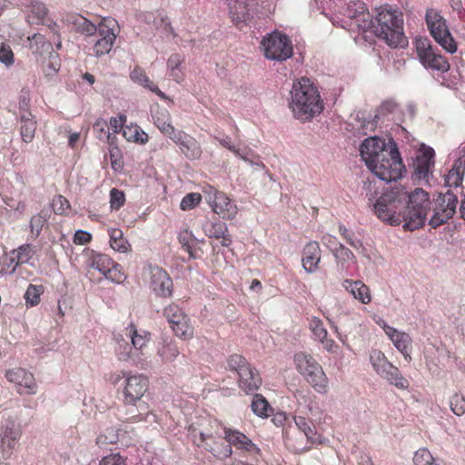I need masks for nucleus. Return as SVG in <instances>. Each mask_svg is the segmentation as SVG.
<instances>
[{"mask_svg": "<svg viewBox=\"0 0 465 465\" xmlns=\"http://www.w3.org/2000/svg\"><path fill=\"white\" fill-rule=\"evenodd\" d=\"M450 408L457 416H462L465 413V396L455 392L450 399Z\"/></svg>", "mask_w": 465, "mask_h": 465, "instance_id": "8fccbe9b", "label": "nucleus"}, {"mask_svg": "<svg viewBox=\"0 0 465 465\" xmlns=\"http://www.w3.org/2000/svg\"><path fill=\"white\" fill-rule=\"evenodd\" d=\"M207 193V201L215 213L222 215L223 219H232L235 216L237 208L225 193L213 187H210Z\"/></svg>", "mask_w": 465, "mask_h": 465, "instance_id": "a211bd4d", "label": "nucleus"}, {"mask_svg": "<svg viewBox=\"0 0 465 465\" xmlns=\"http://www.w3.org/2000/svg\"><path fill=\"white\" fill-rule=\"evenodd\" d=\"M114 263V261L106 254L94 253L88 261V267L97 270L104 275Z\"/></svg>", "mask_w": 465, "mask_h": 465, "instance_id": "e433bc0d", "label": "nucleus"}, {"mask_svg": "<svg viewBox=\"0 0 465 465\" xmlns=\"http://www.w3.org/2000/svg\"><path fill=\"white\" fill-rule=\"evenodd\" d=\"M117 27V22L110 17L104 18L98 24V30L94 35L97 39L94 44L96 56L104 55L112 50L118 34Z\"/></svg>", "mask_w": 465, "mask_h": 465, "instance_id": "f8f14e48", "label": "nucleus"}, {"mask_svg": "<svg viewBox=\"0 0 465 465\" xmlns=\"http://www.w3.org/2000/svg\"><path fill=\"white\" fill-rule=\"evenodd\" d=\"M339 232L351 247L358 249L362 245L361 242L354 239L353 233L349 232V230L342 224H340Z\"/></svg>", "mask_w": 465, "mask_h": 465, "instance_id": "0e129e2a", "label": "nucleus"}, {"mask_svg": "<svg viewBox=\"0 0 465 465\" xmlns=\"http://www.w3.org/2000/svg\"><path fill=\"white\" fill-rule=\"evenodd\" d=\"M153 123L156 125V127L166 136H168L170 139L177 132V129H175L171 124V117L167 110L162 109L157 110L153 114Z\"/></svg>", "mask_w": 465, "mask_h": 465, "instance_id": "c756f323", "label": "nucleus"}, {"mask_svg": "<svg viewBox=\"0 0 465 465\" xmlns=\"http://www.w3.org/2000/svg\"><path fill=\"white\" fill-rule=\"evenodd\" d=\"M228 366L231 371H236L242 377V382L245 385L244 376L250 374L251 364L240 354H232L228 359Z\"/></svg>", "mask_w": 465, "mask_h": 465, "instance_id": "2f4dec72", "label": "nucleus"}, {"mask_svg": "<svg viewBox=\"0 0 465 465\" xmlns=\"http://www.w3.org/2000/svg\"><path fill=\"white\" fill-rule=\"evenodd\" d=\"M70 203L62 195L55 196L52 202V208L56 214H64L69 209Z\"/></svg>", "mask_w": 465, "mask_h": 465, "instance_id": "bf43d9fd", "label": "nucleus"}, {"mask_svg": "<svg viewBox=\"0 0 465 465\" xmlns=\"http://www.w3.org/2000/svg\"><path fill=\"white\" fill-rule=\"evenodd\" d=\"M294 363L299 373L318 392L324 393L328 388V378L318 361L305 352H298L294 356Z\"/></svg>", "mask_w": 465, "mask_h": 465, "instance_id": "0eeeda50", "label": "nucleus"}, {"mask_svg": "<svg viewBox=\"0 0 465 465\" xmlns=\"http://www.w3.org/2000/svg\"><path fill=\"white\" fill-rule=\"evenodd\" d=\"M416 51L425 67L440 72H447L450 69L447 60L440 54L435 53L427 38L416 41Z\"/></svg>", "mask_w": 465, "mask_h": 465, "instance_id": "2eb2a0df", "label": "nucleus"}, {"mask_svg": "<svg viewBox=\"0 0 465 465\" xmlns=\"http://www.w3.org/2000/svg\"><path fill=\"white\" fill-rule=\"evenodd\" d=\"M403 19L401 13L387 6L376 9L375 18L368 29L389 46L397 48L406 45L407 41L403 33Z\"/></svg>", "mask_w": 465, "mask_h": 465, "instance_id": "7ed1b4c3", "label": "nucleus"}, {"mask_svg": "<svg viewBox=\"0 0 465 465\" xmlns=\"http://www.w3.org/2000/svg\"><path fill=\"white\" fill-rule=\"evenodd\" d=\"M342 287L363 304H368L371 300L369 287L361 281L347 279L343 281Z\"/></svg>", "mask_w": 465, "mask_h": 465, "instance_id": "cd10ccee", "label": "nucleus"}, {"mask_svg": "<svg viewBox=\"0 0 465 465\" xmlns=\"http://www.w3.org/2000/svg\"><path fill=\"white\" fill-rule=\"evenodd\" d=\"M0 62L7 67L15 63L14 53L11 47L5 44H2L0 46Z\"/></svg>", "mask_w": 465, "mask_h": 465, "instance_id": "052dcab7", "label": "nucleus"}, {"mask_svg": "<svg viewBox=\"0 0 465 465\" xmlns=\"http://www.w3.org/2000/svg\"><path fill=\"white\" fill-rule=\"evenodd\" d=\"M47 15V8L43 3L32 2L29 5L27 21L30 24H45Z\"/></svg>", "mask_w": 465, "mask_h": 465, "instance_id": "c9c22d12", "label": "nucleus"}, {"mask_svg": "<svg viewBox=\"0 0 465 465\" xmlns=\"http://www.w3.org/2000/svg\"><path fill=\"white\" fill-rule=\"evenodd\" d=\"M100 465H125V460L116 453L104 457Z\"/></svg>", "mask_w": 465, "mask_h": 465, "instance_id": "338daca9", "label": "nucleus"}, {"mask_svg": "<svg viewBox=\"0 0 465 465\" xmlns=\"http://www.w3.org/2000/svg\"><path fill=\"white\" fill-rule=\"evenodd\" d=\"M389 148V142L377 136L369 137L363 140L360 146V153L362 160L367 164H372L374 160L380 159L381 154Z\"/></svg>", "mask_w": 465, "mask_h": 465, "instance_id": "412c9836", "label": "nucleus"}, {"mask_svg": "<svg viewBox=\"0 0 465 465\" xmlns=\"http://www.w3.org/2000/svg\"><path fill=\"white\" fill-rule=\"evenodd\" d=\"M370 361L376 373L385 379L390 384L401 390L409 387V381L404 378L399 369L391 363L384 353L379 350H372L370 352Z\"/></svg>", "mask_w": 465, "mask_h": 465, "instance_id": "1a4fd4ad", "label": "nucleus"}, {"mask_svg": "<svg viewBox=\"0 0 465 465\" xmlns=\"http://www.w3.org/2000/svg\"><path fill=\"white\" fill-rule=\"evenodd\" d=\"M115 352L118 359L122 361H132L135 365L141 363L142 359L139 353H136L134 347L124 339L117 341Z\"/></svg>", "mask_w": 465, "mask_h": 465, "instance_id": "7c9ffc66", "label": "nucleus"}, {"mask_svg": "<svg viewBox=\"0 0 465 465\" xmlns=\"http://www.w3.org/2000/svg\"><path fill=\"white\" fill-rule=\"evenodd\" d=\"M171 140L179 145L181 152L188 159L195 160L201 157V145L193 136L183 133V131L177 130V132L172 136Z\"/></svg>", "mask_w": 465, "mask_h": 465, "instance_id": "4be33fe9", "label": "nucleus"}, {"mask_svg": "<svg viewBox=\"0 0 465 465\" xmlns=\"http://www.w3.org/2000/svg\"><path fill=\"white\" fill-rule=\"evenodd\" d=\"M367 167L381 181H396L402 176L404 165L399 150L394 142L389 141V148L381 154L380 159L374 160Z\"/></svg>", "mask_w": 465, "mask_h": 465, "instance_id": "39448f33", "label": "nucleus"}, {"mask_svg": "<svg viewBox=\"0 0 465 465\" xmlns=\"http://www.w3.org/2000/svg\"><path fill=\"white\" fill-rule=\"evenodd\" d=\"M125 335L130 338L132 346L134 347L136 353L143 354L142 350L146 346L149 341V333L143 331V334H141L137 331L133 324L129 325L125 329Z\"/></svg>", "mask_w": 465, "mask_h": 465, "instance_id": "473e14b6", "label": "nucleus"}, {"mask_svg": "<svg viewBox=\"0 0 465 465\" xmlns=\"http://www.w3.org/2000/svg\"><path fill=\"white\" fill-rule=\"evenodd\" d=\"M94 131L97 133V137L99 140H107L108 143H111L112 137L111 134H109L106 130L108 129L107 123L103 119H98L94 124Z\"/></svg>", "mask_w": 465, "mask_h": 465, "instance_id": "6e6d98bb", "label": "nucleus"}, {"mask_svg": "<svg viewBox=\"0 0 465 465\" xmlns=\"http://www.w3.org/2000/svg\"><path fill=\"white\" fill-rule=\"evenodd\" d=\"M130 77L134 83L148 88L161 98H165V94L155 84H153L152 81H150L149 77L141 68H134L131 72Z\"/></svg>", "mask_w": 465, "mask_h": 465, "instance_id": "f704fd0d", "label": "nucleus"}, {"mask_svg": "<svg viewBox=\"0 0 465 465\" xmlns=\"http://www.w3.org/2000/svg\"><path fill=\"white\" fill-rule=\"evenodd\" d=\"M49 218V212L43 209L39 213L34 215L30 221L31 232L38 236Z\"/></svg>", "mask_w": 465, "mask_h": 465, "instance_id": "c03bdc74", "label": "nucleus"}, {"mask_svg": "<svg viewBox=\"0 0 465 465\" xmlns=\"http://www.w3.org/2000/svg\"><path fill=\"white\" fill-rule=\"evenodd\" d=\"M148 389V380L144 375H130L124 380V402L134 404L140 400Z\"/></svg>", "mask_w": 465, "mask_h": 465, "instance_id": "f3484780", "label": "nucleus"}, {"mask_svg": "<svg viewBox=\"0 0 465 465\" xmlns=\"http://www.w3.org/2000/svg\"><path fill=\"white\" fill-rule=\"evenodd\" d=\"M322 251L317 242H308L302 252V267L309 272L312 273L318 270L319 262H321Z\"/></svg>", "mask_w": 465, "mask_h": 465, "instance_id": "393cba45", "label": "nucleus"}, {"mask_svg": "<svg viewBox=\"0 0 465 465\" xmlns=\"http://www.w3.org/2000/svg\"><path fill=\"white\" fill-rule=\"evenodd\" d=\"M123 134L128 141H134V142L141 141V143H144L145 141H147V138L143 139L141 137V134H139V130H138L137 126H135L134 128L125 127L123 131ZM143 135H145V137H147V135L144 133H143Z\"/></svg>", "mask_w": 465, "mask_h": 465, "instance_id": "e2e57ef3", "label": "nucleus"}, {"mask_svg": "<svg viewBox=\"0 0 465 465\" xmlns=\"http://www.w3.org/2000/svg\"><path fill=\"white\" fill-rule=\"evenodd\" d=\"M250 374L244 376L245 385L242 382V377H239L238 383L242 391L247 394L254 393L262 385V378L255 368L250 369Z\"/></svg>", "mask_w": 465, "mask_h": 465, "instance_id": "72a5a7b5", "label": "nucleus"}, {"mask_svg": "<svg viewBox=\"0 0 465 465\" xmlns=\"http://www.w3.org/2000/svg\"><path fill=\"white\" fill-rule=\"evenodd\" d=\"M104 277L114 282H123L125 280V275L121 270V265L114 262L106 271Z\"/></svg>", "mask_w": 465, "mask_h": 465, "instance_id": "5fc2aeb1", "label": "nucleus"}, {"mask_svg": "<svg viewBox=\"0 0 465 465\" xmlns=\"http://www.w3.org/2000/svg\"><path fill=\"white\" fill-rule=\"evenodd\" d=\"M184 58L179 54H173L167 61V67L170 70L181 68Z\"/></svg>", "mask_w": 465, "mask_h": 465, "instance_id": "774afa93", "label": "nucleus"}, {"mask_svg": "<svg viewBox=\"0 0 465 465\" xmlns=\"http://www.w3.org/2000/svg\"><path fill=\"white\" fill-rule=\"evenodd\" d=\"M408 199L407 209L402 215L403 228L414 231L424 225L430 203L429 194L421 188L409 193Z\"/></svg>", "mask_w": 465, "mask_h": 465, "instance_id": "423d86ee", "label": "nucleus"}, {"mask_svg": "<svg viewBox=\"0 0 465 465\" xmlns=\"http://www.w3.org/2000/svg\"><path fill=\"white\" fill-rule=\"evenodd\" d=\"M203 230L208 237L219 239L222 236H223V234L227 231V227L225 223L222 222L207 223L204 225Z\"/></svg>", "mask_w": 465, "mask_h": 465, "instance_id": "09e8293b", "label": "nucleus"}, {"mask_svg": "<svg viewBox=\"0 0 465 465\" xmlns=\"http://www.w3.org/2000/svg\"><path fill=\"white\" fill-rule=\"evenodd\" d=\"M158 354L165 362L173 361L179 355L177 345L173 341H164L161 348L158 349Z\"/></svg>", "mask_w": 465, "mask_h": 465, "instance_id": "79ce46f5", "label": "nucleus"}, {"mask_svg": "<svg viewBox=\"0 0 465 465\" xmlns=\"http://www.w3.org/2000/svg\"><path fill=\"white\" fill-rule=\"evenodd\" d=\"M224 439L231 447L246 450L253 455L259 454L260 449L243 433L238 430H225Z\"/></svg>", "mask_w": 465, "mask_h": 465, "instance_id": "a878e982", "label": "nucleus"}, {"mask_svg": "<svg viewBox=\"0 0 465 465\" xmlns=\"http://www.w3.org/2000/svg\"><path fill=\"white\" fill-rule=\"evenodd\" d=\"M20 264L17 260L16 252L15 251H11L10 252H5L0 261V273H14L15 269Z\"/></svg>", "mask_w": 465, "mask_h": 465, "instance_id": "ea45409f", "label": "nucleus"}, {"mask_svg": "<svg viewBox=\"0 0 465 465\" xmlns=\"http://www.w3.org/2000/svg\"><path fill=\"white\" fill-rule=\"evenodd\" d=\"M199 424H210L211 428H198L190 426L189 432L193 443L203 447L218 459H225L232 455V448L227 442L221 440V435L213 427H217L216 420H203Z\"/></svg>", "mask_w": 465, "mask_h": 465, "instance_id": "20e7f679", "label": "nucleus"}, {"mask_svg": "<svg viewBox=\"0 0 465 465\" xmlns=\"http://www.w3.org/2000/svg\"><path fill=\"white\" fill-rule=\"evenodd\" d=\"M406 195L407 193H404L399 187H394L391 191L383 193L373 206L377 217L391 225L400 224L403 219L401 220L397 213V209L399 203Z\"/></svg>", "mask_w": 465, "mask_h": 465, "instance_id": "6e6552de", "label": "nucleus"}, {"mask_svg": "<svg viewBox=\"0 0 465 465\" xmlns=\"http://www.w3.org/2000/svg\"><path fill=\"white\" fill-rule=\"evenodd\" d=\"M143 277L157 296L170 297L172 295L173 281L168 273L158 265H147L143 269Z\"/></svg>", "mask_w": 465, "mask_h": 465, "instance_id": "4468645a", "label": "nucleus"}, {"mask_svg": "<svg viewBox=\"0 0 465 465\" xmlns=\"http://www.w3.org/2000/svg\"><path fill=\"white\" fill-rule=\"evenodd\" d=\"M14 251L16 252V257L20 264L29 262L35 252L34 247L30 244H23Z\"/></svg>", "mask_w": 465, "mask_h": 465, "instance_id": "864d4df0", "label": "nucleus"}, {"mask_svg": "<svg viewBox=\"0 0 465 465\" xmlns=\"http://www.w3.org/2000/svg\"><path fill=\"white\" fill-rule=\"evenodd\" d=\"M125 201L124 193L118 189H112L110 192V203L113 209L118 210Z\"/></svg>", "mask_w": 465, "mask_h": 465, "instance_id": "680f3d73", "label": "nucleus"}, {"mask_svg": "<svg viewBox=\"0 0 465 465\" xmlns=\"http://www.w3.org/2000/svg\"><path fill=\"white\" fill-rule=\"evenodd\" d=\"M64 20L67 25H71L77 33L84 35H94L98 30V25L79 14H68Z\"/></svg>", "mask_w": 465, "mask_h": 465, "instance_id": "bb28decb", "label": "nucleus"}, {"mask_svg": "<svg viewBox=\"0 0 465 465\" xmlns=\"http://www.w3.org/2000/svg\"><path fill=\"white\" fill-rule=\"evenodd\" d=\"M415 465H439L435 462L434 458L427 449L418 450L413 457Z\"/></svg>", "mask_w": 465, "mask_h": 465, "instance_id": "3c124183", "label": "nucleus"}, {"mask_svg": "<svg viewBox=\"0 0 465 465\" xmlns=\"http://www.w3.org/2000/svg\"><path fill=\"white\" fill-rule=\"evenodd\" d=\"M294 397L299 403V407L296 411L297 414L293 418L296 426L304 433L308 440L312 443L318 441V437L314 431L315 428L313 422L310 419V413L312 411L311 404L309 403L306 406L302 405L301 400L305 398V395L302 391H296L294 392Z\"/></svg>", "mask_w": 465, "mask_h": 465, "instance_id": "dca6fc26", "label": "nucleus"}, {"mask_svg": "<svg viewBox=\"0 0 465 465\" xmlns=\"http://www.w3.org/2000/svg\"><path fill=\"white\" fill-rule=\"evenodd\" d=\"M178 239L183 248L189 253L190 258H194L195 256L193 254V246L191 244L193 241L192 232H188L187 230L183 231L179 233Z\"/></svg>", "mask_w": 465, "mask_h": 465, "instance_id": "13d9d810", "label": "nucleus"}, {"mask_svg": "<svg viewBox=\"0 0 465 465\" xmlns=\"http://www.w3.org/2000/svg\"><path fill=\"white\" fill-rule=\"evenodd\" d=\"M434 150L423 145L413 163L415 179L428 181L434 165Z\"/></svg>", "mask_w": 465, "mask_h": 465, "instance_id": "aec40b11", "label": "nucleus"}, {"mask_svg": "<svg viewBox=\"0 0 465 465\" xmlns=\"http://www.w3.org/2000/svg\"><path fill=\"white\" fill-rule=\"evenodd\" d=\"M461 155L454 162L451 169L444 175V185L458 190L461 188L465 174V146L460 148ZM458 204L457 194L449 189L444 193H440L435 202L434 213L429 224L437 228L448 222L454 213Z\"/></svg>", "mask_w": 465, "mask_h": 465, "instance_id": "f257e3e1", "label": "nucleus"}, {"mask_svg": "<svg viewBox=\"0 0 465 465\" xmlns=\"http://www.w3.org/2000/svg\"><path fill=\"white\" fill-rule=\"evenodd\" d=\"M42 286L30 284L25 293V299L27 305L35 306L40 302Z\"/></svg>", "mask_w": 465, "mask_h": 465, "instance_id": "603ef678", "label": "nucleus"}, {"mask_svg": "<svg viewBox=\"0 0 465 465\" xmlns=\"http://www.w3.org/2000/svg\"><path fill=\"white\" fill-rule=\"evenodd\" d=\"M383 330L391 341L395 348L403 355L404 359L410 362L411 361L412 339L406 333L397 329L384 324Z\"/></svg>", "mask_w": 465, "mask_h": 465, "instance_id": "5701e85b", "label": "nucleus"}, {"mask_svg": "<svg viewBox=\"0 0 465 465\" xmlns=\"http://www.w3.org/2000/svg\"><path fill=\"white\" fill-rule=\"evenodd\" d=\"M202 199V195L197 193H191L186 194L181 201L180 206L183 211L193 209L195 207Z\"/></svg>", "mask_w": 465, "mask_h": 465, "instance_id": "4d7b16f0", "label": "nucleus"}, {"mask_svg": "<svg viewBox=\"0 0 465 465\" xmlns=\"http://www.w3.org/2000/svg\"><path fill=\"white\" fill-rule=\"evenodd\" d=\"M252 410L259 417H267L270 405L261 394H255L252 401Z\"/></svg>", "mask_w": 465, "mask_h": 465, "instance_id": "a18cd8bd", "label": "nucleus"}, {"mask_svg": "<svg viewBox=\"0 0 465 465\" xmlns=\"http://www.w3.org/2000/svg\"><path fill=\"white\" fill-rule=\"evenodd\" d=\"M215 140H217L219 142V143L228 149L229 151L232 152L236 156H238L239 158H241L242 160H243L244 162L246 163H252V161L249 158V153H246L243 150L236 147L235 145H233L232 143V141H231V137L228 136V135H223V136H218V135H215L214 136Z\"/></svg>", "mask_w": 465, "mask_h": 465, "instance_id": "a19ab883", "label": "nucleus"}, {"mask_svg": "<svg viewBox=\"0 0 465 465\" xmlns=\"http://www.w3.org/2000/svg\"><path fill=\"white\" fill-rule=\"evenodd\" d=\"M110 245L111 247L120 252H127L130 249V244L124 238L123 232L120 229L113 228L109 231Z\"/></svg>", "mask_w": 465, "mask_h": 465, "instance_id": "4c0bfd02", "label": "nucleus"}, {"mask_svg": "<svg viewBox=\"0 0 465 465\" xmlns=\"http://www.w3.org/2000/svg\"><path fill=\"white\" fill-rule=\"evenodd\" d=\"M323 245H325L332 253L334 250H338L341 243H339L336 238L331 234H325L322 238Z\"/></svg>", "mask_w": 465, "mask_h": 465, "instance_id": "69168bd1", "label": "nucleus"}, {"mask_svg": "<svg viewBox=\"0 0 465 465\" xmlns=\"http://www.w3.org/2000/svg\"><path fill=\"white\" fill-rule=\"evenodd\" d=\"M5 377L10 382L16 385V390L20 394H35L37 385L32 373L25 369L16 368L9 370L5 373Z\"/></svg>", "mask_w": 465, "mask_h": 465, "instance_id": "6ab92c4d", "label": "nucleus"}, {"mask_svg": "<svg viewBox=\"0 0 465 465\" xmlns=\"http://www.w3.org/2000/svg\"><path fill=\"white\" fill-rule=\"evenodd\" d=\"M22 435L21 424L14 417L3 420L0 426V451L4 459H8Z\"/></svg>", "mask_w": 465, "mask_h": 465, "instance_id": "ddd939ff", "label": "nucleus"}, {"mask_svg": "<svg viewBox=\"0 0 465 465\" xmlns=\"http://www.w3.org/2000/svg\"><path fill=\"white\" fill-rule=\"evenodd\" d=\"M309 328L313 333L316 341H320L326 338L328 331L323 325L322 321L318 317H312L309 322Z\"/></svg>", "mask_w": 465, "mask_h": 465, "instance_id": "de8ad7c7", "label": "nucleus"}, {"mask_svg": "<svg viewBox=\"0 0 465 465\" xmlns=\"http://www.w3.org/2000/svg\"><path fill=\"white\" fill-rule=\"evenodd\" d=\"M332 254L336 260L337 266L341 271L345 270L350 262L355 261V256L352 252L343 244L341 245L338 250H334Z\"/></svg>", "mask_w": 465, "mask_h": 465, "instance_id": "58836bf2", "label": "nucleus"}, {"mask_svg": "<svg viewBox=\"0 0 465 465\" xmlns=\"http://www.w3.org/2000/svg\"><path fill=\"white\" fill-rule=\"evenodd\" d=\"M289 105L294 117L302 122L312 120L323 110L317 88L305 77L293 83Z\"/></svg>", "mask_w": 465, "mask_h": 465, "instance_id": "f03ea898", "label": "nucleus"}, {"mask_svg": "<svg viewBox=\"0 0 465 465\" xmlns=\"http://www.w3.org/2000/svg\"><path fill=\"white\" fill-rule=\"evenodd\" d=\"M171 328L176 336L184 340L191 338L193 334V328L189 324L188 317H185L183 320L178 322V323L172 325Z\"/></svg>", "mask_w": 465, "mask_h": 465, "instance_id": "49530a36", "label": "nucleus"}, {"mask_svg": "<svg viewBox=\"0 0 465 465\" xmlns=\"http://www.w3.org/2000/svg\"><path fill=\"white\" fill-rule=\"evenodd\" d=\"M261 45L268 59L284 61L292 55V45L289 38L279 32L268 34Z\"/></svg>", "mask_w": 465, "mask_h": 465, "instance_id": "9d476101", "label": "nucleus"}, {"mask_svg": "<svg viewBox=\"0 0 465 465\" xmlns=\"http://www.w3.org/2000/svg\"><path fill=\"white\" fill-rule=\"evenodd\" d=\"M426 23L430 35L442 48L451 54L456 52L457 46L446 25V21L438 12L433 9L428 10Z\"/></svg>", "mask_w": 465, "mask_h": 465, "instance_id": "9b49d317", "label": "nucleus"}, {"mask_svg": "<svg viewBox=\"0 0 465 465\" xmlns=\"http://www.w3.org/2000/svg\"><path fill=\"white\" fill-rule=\"evenodd\" d=\"M345 15L354 20L355 25L363 31L368 30L371 25V16L362 1H351L345 9Z\"/></svg>", "mask_w": 465, "mask_h": 465, "instance_id": "b1692460", "label": "nucleus"}, {"mask_svg": "<svg viewBox=\"0 0 465 465\" xmlns=\"http://www.w3.org/2000/svg\"><path fill=\"white\" fill-rule=\"evenodd\" d=\"M20 134L25 143H31L36 131V121L30 112L24 113L20 117Z\"/></svg>", "mask_w": 465, "mask_h": 465, "instance_id": "c85d7f7f", "label": "nucleus"}, {"mask_svg": "<svg viewBox=\"0 0 465 465\" xmlns=\"http://www.w3.org/2000/svg\"><path fill=\"white\" fill-rule=\"evenodd\" d=\"M163 315L167 319L170 326L178 323V322L187 317L183 310L176 304H170L163 310Z\"/></svg>", "mask_w": 465, "mask_h": 465, "instance_id": "37998d69", "label": "nucleus"}]
</instances>
